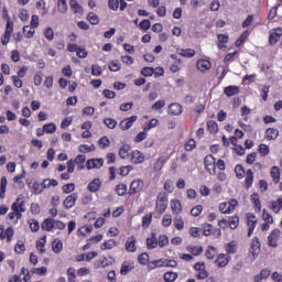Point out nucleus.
I'll return each instance as SVG.
<instances>
[{
  "label": "nucleus",
  "instance_id": "nucleus-44",
  "mask_svg": "<svg viewBox=\"0 0 282 282\" xmlns=\"http://www.w3.org/2000/svg\"><path fill=\"white\" fill-rule=\"evenodd\" d=\"M237 226H239V216H234L229 220V228L231 230L237 229Z\"/></svg>",
  "mask_w": 282,
  "mask_h": 282
},
{
  "label": "nucleus",
  "instance_id": "nucleus-45",
  "mask_svg": "<svg viewBox=\"0 0 282 282\" xmlns=\"http://www.w3.org/2000/svg\"><path fill=\"white\" fill-rule=\"evenodd\" d=\"M162 224L165 228H169V226H171V224H173V217L170 214H165L163 216Z\"/></svg>",
  "mask_w": 282,
  "mask_h": 282
},
{
  "label": "nucleus",
  "instance_id": "nucleus-16",
  "mask_svg": "<svg viewBox=\"0 0 282 282\" xmlns=\"http://www.w3.org/2000/svg\"><path fill=\"white\" fill-rule=\"evenodd\" d=\"M169 113L171 116H180V113H182V105H180V104H171L169 106Z\"/></svg>",
  "mask_w": 282,
  "mask_h": 282
},
{
  "label": "nucleus",
  "instance_id": "nucleus-55",
  "mask_svg": "<svg viewBox=\"0 0 282 282\" xmlns=\"http://www.w3.org/2000/svg\"><path fill=\"white\" fill-rule=\"evenodd\" d=\"M202 210H204V207H202V205H197L191 210V215H193V217H199V215H202Z\"/></svg>",
  "mask_w": 282,
  "mask_h": 282
},
{
  "label": "nucleus",
  "instance_id": "nucleus-52",
  "mask_svg": "<svg viewBox=\"0 0 282 282\" xmlns=\"http://www.w3.org/2000/svg\"><path fill=\"white\" fill-rule=\"evenodd\" d=\"M251 202L257 208H259V210H261V200H259V194H252Z\"/></svg>",
  "mask_w": 282,
  "mask_h": 282
},
{
  "label": "nucleus",
  "instance_id": "nucleus-32",
  "mask_svg": "<svg viewBox=\"0 0 282 282\" xmlns=\"http://www.w3.org/2000/svg\"><path fill=\"white\" fill-rule=\"evenodd\" d=\"M87 20L89 21V23H91V25H98V23H100V19L94 12L88 13Z\"/></svg>",
  "mask_w": 282,
  "mask_h": 282
},
{
  "label": "nucleus",
  "instance_id": "nucleus-48",
  "mask_svg": "<svg viewBox=\"0 0 282 282\" xmlns=\"http://www.w3.org/2000/svg\"><path fill=\"white\" fill-rule=\"evenodd\" d=\"M76 188V185L74 183L66 184L62 187L63 193L68 195V193H74V189Z\"/></svg>",
  "mask_w": 282,
  "mask_h": 282
},
{
  "label": "nucleus",
  "instance_id": "nucleus-61",
  "mask_svg": "<svg viewBox=\"0 0 282 282\" xmlns=\"http://www.w3.org/2000/svg\"><path fill=\"white\" fill-rule=\"evenodd\" d=\"M110 72H118L120 69V62L112 61L109 65Z\"/></svg>",
  "mask_w": 282,
  "mask_h": 282
},
{
  "label": "nucleus",
  "instance_id": "nucleus-3",
  "mask_svg": "<svg viewBox=\"0 0 282 282\" xmlns=\"http://www.w3.org/2000/svg\"><path fill=\"white\" fill-rule=\"evenodd\" d=\"M155 268H177V261L169 259H160L152 262Z\"/></svg>",
  "mask_w": 282,
  "mask_h": 282
},
{
  "label": "nucleus",
  "instance_id": "nucleus-1",
  "mask_svg": "<svg viewBox=\"0 0 282 282\" xmlns=\"http://www.w3.org/2000/svg\"><path fill=\"white\" fill-rule=\"evenodd\" d=\"M155 208L159 215H164V213H166V208H169V198L165 193H160L158 195Z\"/></svg>",
  "mask_w": 282,
  "mask_h": 282
},
{
  "label": "nucleus",
  "instance_id": "nucleus-46",
  "mask_svg": "<svg viewBox=\"0 0 282 282\" xmlns=\"http://www.w3.org/2000/svg\"><path fill=\"white\" fill-rule=\"evenodd\" d=\"M164 281L166 282H173L175 279H177V273L175 272H166L163 276Z\"/></svg>",
  "mask_w": 282,
  "mask_h": 282
},
{
  "label": "nucleus",
  "instance_id": "nucleus-34",
  "mask_svg": "<svg viewBox=\"0 0 282 282\" xmlns=\"http://www.w3.org/2000/svg\"><path fill=\"white\" fill-rule=\"evenodd\" d=\"M131 270H133V265H131L129 262H123L121 265L120 274L127 275L129 272H131Z\"/></svg>",
  "mask_w": 282,
  "mask_h": 282
},
{
  "label": "nucleus",
  "instance_id": "nucleus-10",
  "mask_svg": "<svg viewBox=\"0 0 282 282\" xmlns=\"http://www.w3.org/2000/svg\"><path fill=\"white\" fill-rule=\"evenodd\" d=\"M100 186H102V182L100 178H94L89 184H88V191L90 193H98L100 191Z\"/></svg>",
  "mask_w": 282,
  "mask_h": 282
},
{
  "label": "nucleus",
  "instance_id": "nucleus-14",
  "mask_svg": "<svg viewBox=\"0 0 282 282\" xmlns=\"http://www.w3.org/2000/svg\"><path fill=\"white\" fill-rule=\"evenodd\" d=\"M176 52L180 56H183V58H193V56H195V50L193 48H177Z\"/></svg>",
  "mask_w": 282,
  "mask_h": 282
},
{
  "label": "nucleus",
  "instance_id": "nucleus-25",
  "mask_svg": "<svg viewBox=\"0 0 282 282\" xmlns=\"http://www.w3.org/2000/svg\"><path fill=\"white\" fill-rule=\"evenodd\" d=\"M126 250H128V252H135V238L134 237L128 238V240L126 242Z\"/></svg>",
  "mask_w": 282,
  "mask_h": 282
},
{
  "label": "nucleus",
  "instance_id": "nucleus-38",
  "mask_svg": "<svg viewBox=\"0 0 282 282\" xmlns=\"http://www.w3.org/2000/svg\"><path fill=\"white\" fill-rule=\"evenodd\" d=\"M44 133H56V124L54 123H46L43 127Z\"/></svg>",
  "mask_w": 282,
  "mask_h": 282
},
{
  "label": "nucleus",
  "instance_id": "nucleus-26",
  "mask_svg": "<svg viewBox=\"0 0 282 282\" xmlns=\"http://www.w3.org/2000/svg\"><path fill=\"white\" fill-rule=\"evenodd\" d=\"M171 208L174 215H180L182 213V203L180 200H171Z\"/></svg>",
  "mask_w": 282,
  "mask_h": 282
},
{
  "label": "nucleus",
  "instance_id": "nucleus-40",
  "mask_svg": "<svg viewBox=\"0 0 282 282\" xmlns=\"http://www.w3.org/2000/svg\"><path fill=\"white\" fill-rule=\"evenodd\" d=\"M104 123L106 124V127H108V129H116V127L118 126V121L111 118L104 119Z\"/></svg>",
  "mask_w": 282,
  "mask_h": 282
},
{
  "label": "nucleus",
  "instance_id": "nucleus-9",
  "mask_svg": "<svg viewBox=\"0 0 282 282\" xmlns=\"http://www.w3.org/2000/svg\"><path fill=\"white\" fill-rule=\"evenodd\" d=\"M69 8L74 14H84L85 12L83 6L78 3V0H69Z\"/></svg>",
  "mask_w": 282,
  "mask_h": 282
},
{
  "label": "nucleus",
  "instance_id": "nucleus-62",
  "mask_svg": "<svg viewBox=\"0 0 282 282\" xmlns=\"http://www.w3.org/2000/svg\"><path fill=\"white\" fill-rule=\"evenodd\" d=\"M142 76H151L152 74H155V70L152 67H144L141 70Z\"/></svg>",
  "mask_w": 282,
  "mask_h": 282
},
{
  "label": "nucleus",
  "instance_id": "nucleus-41",
  "mask_svg": "<svg viewBox=\"0 0 282 282\" xmlns=\"http://www.w3.org/2000/svg\"><path fill=\"white\" fill-rule=\"evenodd\" d=\"M32 193L34 195H41V193H43V185L39 184L37 182H34L32 185Z\"/></svg>",
  "mask_w": 282,
  "mask_h": 282
},
{
  "label": "nucleus",
  "instance_id": "nucleus-11",
  "mask_svg": "<svg viewBox=\"0 0 282 282\" xmlns=\"http://www.w3.org/2000/svg\"><path fill=\"white\" fill-rule=\"evenodd\" d=\"M131 162L132 164H142V162H144V154L139 150L133 151L131 154Z\"/></svg>",
  "mask_w": 282,
  "mask_h": 282
},
{
  "label": "nucleus",
  "instance_id": "nucleus-20",
  "mask_svg": "<svg viewBox=\"0 0 282 282\" xmlns=\"http://www.w3.org/2000/svg\"><path fill=\"white\" fill-rule=\"evenodd\" d=\"M270 208L275 214L280 213L282 210V198H278L276 200L271 202Z\"/></svg>",
  "mask_w": 282,
  "mask_h": 282
},
{
  "label": "nucleus",
  "instance_id": "nucleus-56",
  "mask_svg": "<svg viewBox=\"0 0 282 282\" xmlns=\"http://www.w3.org/2000/svg\"><path fill=\"white\" fill-rule=\"evenodd\" d=\"M110 143L111 142L109 141V138H107V137H102L98 141V144H99V147H101V149H107V147H109Z\"/></svg>",
  "mask_w": 282,
  "mask_h": 282
},
{
  "label": "nucleus",
  "instance_id": "nucleus-5",
  "mask_svg": "<svg viewBox=\"0 0 282 282\" xmlns=\"http://www.w3.org/2000/svg\"><path fill=\"white\" fill-rule=\"evenodd\" d=\"M279 237H281V230L273 229L270 236L268 237L269 246L271 248H276V246H279L278 245Z\"/></svg>",
  "mask_w": 282,
  "mask_h": 282
},
{
  "label": "nucleus",
  "instance_id": "nucleus-35",
  "mask_svg": "<svg viewBox=\"0 0 282 282\" xmlns=\"http://www.w3.org/2000/svg\"><path fill=\"white\" fill-rule=\"evenodd\" d=\"M47 243L46 237L41 238L40 241L36 242V248L40 250L41 254L45 253V245Z\"/></svg>",
  "mask_w": 282,
  "mask_h": 282
},
{
  "label": "nucleus",
  "instance_id": "nucleus-8",
  "mask_svg": "<svg viewBox=\"0 0 282 282\" xmlns=\"http://www.w3.org/2000/svg\"><path fill=\"white\" fill-rule=\"evenodd\" d=\"M281 36H282V29L281 28L274 29L269 36L270 45H275V43H279V41L281 40Z\"/></svg>",
  "mask_w": 282,
  "mask_h": 282
},
{
  "label": "nucleus",
  "instance_id": "nucleus-43",
  "mask_svg": "<svg viewBox=\"0 0 282 282\" xmlns=\"http://www.w3.org/2000/svg\"><path fill=\"white\" fill-rule=\"evenodd\" d=\"M30 224V228L32 230V232H39L40 228H41V225H39V220L36 219H31L29 221Z\"/></svg>",
  "mask_w": 282,
  "mask_h": 282
},
{
  "label": "nucleus",
  "instance_id": "nucleus-37",
  "mask_svg": "<svg viewBox=\"0 0 282 282\" xmlns=\"http://www.w3.org/2000/svg\"><path fill=\"white\" fill-rule=\"evenodd\" d=\"M216 264L218 268H226L228 265V260H226L224 254H220L216 260Z\"/></svg>",
  "mask_w": 282,
  "mask_h": 282
},
{
  "label": "nucleus",
  "instance_id": "nucleus-15",
  "mask_svg": "<svg viewBox=\"0 0 282 282\" xmlns=\"http://www.w3.org/2000/svg\"><path fill=\"white\" fill-rule=\"evenodd\" d=\"M104 163H105V161L102 159L88 160L87 161V169L88 170L100 169V166H102Z\"/></svg>",
  "mask_w": 282,
  "mask_h": 282
},
{
  "label": "nucleus",
  "instance_id": "nucleus-63",
  "mask_svg": "<svg viewBox=\"0 0 282 282\" xmlns=\"http://www.w3.org/2000/svg\"><path fill=\"white\" fill-rule=\"evenodd\" d=\"M141 30H150L151 29V21L149 20H142L139 24Z\"/></svg>",
  "mask_w": 282,
  "mask_h": 282
},
{
  "label": "nucleus",
  "instance_id": "nucleus-7",
  "mask_svg": "<svg viewBox=\"0 0 282 282\" xmlns=\"http://www.w3.org/2000/svg\"><path fill=\"white\" fill-rule=\"evenodd\" d=\"M250 252H251L253 258L259 257V252H261V242H259V238L254 237L251 240Z\"/></svg>",
  "mask_w": 282,
  "mask_h": 282
},
{
  "label": "nucleus",
  "instance_id": "nucleus-21",
  "mask_svg": "<svg viewBox=\"0 0 282 282\" xmlns=\"http://www.w3.org/2000/svg\"><path fill=\"white\" fill-rule=\"evenodd\" d=\"M224 94H226L229 98L232 96H237V94H239V87L237 86L225 87Z\"/></svg>",
  "mask_w": 282,
  "mask_h": 282
},
{
  "label": "nucleus",
  "instance_id": "nucleus-36",
  "mask_svg": "<svg viewBox=\"0 0 282 282\" xmlns=\"http://www.w3.org/2000/svg\"><path fill=\"white\" fill-rule=\"evenodd\" d=\"M116 248V240L110 239L101 245V250H111Z\"/></svg>",
  "mask_w": 282,
  "mask_h": 282
},
{
  "label": "nucleus",
  "instance_id": "nucleus-30",
  "mask_svg": "<svg viewBox=\"0 0 282 282\" xmlns=\"http://www.w3.org/2000/svg\"><path fill=\"white\" fill-rule=\"evenodd\" d=\"M245 182H246L247 188H250V186H252V182H254V173L252 172V170L247 171Z\"/></svg>",
  "mask_w": 282,
  "mask_h": 282
},
{
  "label": "nucleus",
  "instance_id": "nucleus-50",
  "mask_svg": "<svg viewBox=\"0 0 282 282\" xmlns=\"http://www.w3.org/2000/svg\"><path fill=\"white\" fill-rule=\"evenodd\" d=\"M116 193L122 197V195H126L127 194V185L124 184H119L117 185L116 187Z\"/></svg>",
  "mask_w": 282,
  "mask_h": 282
},
{
  "label": "nucleus",
  "instance_id": "nucleus-29",
  "mask_svg": "<svg viewBox=\"0 0 282 282\" xmlns=\"http://www.w3.org/2000/svg\"><path fill=\"white\" fill-rule=\"evenodd\" d=\"M35 32H36V30L32 25L23 26V34H24V36H26V39H32V36H34Z\"/></svg>",
  "mask_w": 282,
  "mask_h": 282
},
{
  "label": "nucleus",
  "instance_id": "nucleus-28",
  "mask_svg": "<svg viewBox=\"0 0 282 282\" xmlns=\"http://www.w3.org/2000/svg\"><path fill=\"white\" fill-rule=\"evenodd\" d=\"M197 67L200 69V72L208 70L212 67V64L209 61L200 59L197 62Z\"/></svg>",
  "mask_w": 282,
  "mask_h": 282
},
{
  "label": "nucleus",
  "instance_id": "nucleus-6",
  "mask_svg": "<svg viewBox=\"0 0 282 282\" xmlns=\"http://www.w3.org/2000/svg\"><path fill=\"white\" fill-rule=\"evenodd\" d=\"M77 199H78V194L76 193L70 194L63 202L64 208L66 209L74 208Z\"/></svg>",
  "mask_w": 282,
  "mask_h": 282
},
{
  "label": "nucleus",
  "instance_id": "nucleus-18",
  "mask_svg": "<svg viewBox=\"0 0 282 282\" xmlns=\"http://www.w3.org/2000/svg\"><path fill=\"white\" fill-rule=\"evenodd\" d=\"M42 230H46V232H50L54 230V219L53 218H46L42 223Z\"/></svg>",
  "mask_w": 282,
  "mask_h": 282
},
{
  "label": "nucleus",
  "instance_id": "nucleus-33",
  "mask_svg": "<svg viewBox=\"0 0 282 282\" xmlns=\"http://www.w3.org/2000/svg\"><path fill=\"white\" fill-rule=\"evenodd\" d=\"M207 130L209 131V133H217L219 131V126L210 120L207 122Z\"/></svg>",
  "mask_w": 282,
  "mask_h": 282
},
{
  "label": "nucleus",
  "instance_id": "nucleus-27",
  "mask_svg": "<svg viewBox=\"0 0 282 282\" xmlns=\"http://www.w3.org/2000/svg\"><path fill=\"white\" fill-rule=\"evenodd\" d=\"M57 10L61 14H66L68 10L67 0H57Z\"/></svg>",
  "mask_w": 282,
  "mask_h": 282
},
{
  "label": "nucleus",
  "instance_id": "nucleus-53",
  "mask_svg": "<svg viewBox=\"0 0 282 282\" xmlns=\"http://www.w3.org/2000/svg\"><path fill=\"white\" fill-rule=\"evenodd\" d=\"M219 210L223 213V215H230V208L228 207V203H220L219 204Z\"/></svg>",
  "mask_w": 282,
  "mask_h": 282
},
{
  "label": "nucleus",
  "instance_id": "nucleus-51",
  "mask_svg": "<svg viewBox=\"0 0 282 282\" xmlns=\"http://www.w3.org/2000/svg\"><path fill=\"white\" fill-rule=\"evenodd\" d=\"M159 246L160 248H164V246H169V237L166 235H161L159 237Z\"/></svg>",
  "mask_w": 282,
  "mask_h": 282
},
{
  "label": "nucleus",
  "instance_id": "nucleus-31",
  "mask_svg": "<svg viewBox=\"0 0 282 282\" xmlns=\"http://www.w3.org/2000/svg\"><path fill=\"white\" fill-rule=\"evenodd\" d=\"M158 245H159L158 237H155V234H152V237L147 239V246L148 248L153 249V248H158Z\"/></svg>",
  "mask_w": 282,
  "mask_h": 282
},
{
  "label": "nucleus",
  "instance_id": "nucleus-22",
  "mask_svg": "<svg viewBox=\"0 0 282 282\" xmlns=\"http://www.w3.org/2000/svg\"><path fill=\"white\" fill-rule=\"evenodd\" d=\"M187 251L191 252L192 254H194V257H199V254H202V252H204V247L202 246H189L187 247Z\"/></svg>",
  "mask_w": 282,
  "mask_h": 282
},
{
  "label": "nucleus",
  "instance_id": "nucleus-57",
  "mask_svg": "<svg viewBox=\"0 0 282 282\" xmlns=\"http://www.w3.org/2000/svg\"><path fill=\"white\" fill-rule=\"evenodd\" d=\"M138 261L141 263V265H147V263H149V253H141Z\"/></svg>",
  "mask_w": 282,
  "mask_h": 282
},
{
  "label": "nucleus",
  "instance_id": "nucleus-19",
  "mask_svg": "<svg viewBox=\"0 0 282 282\" xmlns=\"http://www.w3.org/2000/svg\"><path fill=\"white\" fill-rule=\"evenodd\" d=\"M265 138L267 140H276L279 138V130L274 128L267 129Z\"/></svg>",
  "mask_w": 282,
  "mask_h": 282
},
{
  "label": "nucleus",
  "instance_id": "nucleus-54",
  "mask_svg": "<svg viewBox=\"0 0 282 282\" xmlns=\"http://www.w3.org/2000/svg\"><path fill=\"white\" fill-rule=\"evenodd\" d=\"M21 202H25V197L23 195L18 196L17 200L11 206V210H17V208H19Z\"/></svg>",
  "mask_w": 282,
  "mask_h": 282
},
{
  "label": "nucleus",
  "instance_id": "nucleus-4",
  "mask_svg": "<svg viewBox=\"0 0 282 282\" xmlns=\"http://www.w3.org/2000/svg\"><path fill=\"white\" fill-rule=\"evenodd\" d=\"M13 30H14V24L8 22L6 32L1 37L2 45H8V43H10V36H12Z\"/></svg>",
  "mask_w": 282,
  "mask_h": 282
},
{
  "label": "nucleus",
  "instance_id": "nucleus-58",
  "mask_svg": "<svg viewBox=\"0 0 282 282\" xmlns=\"http://www.w3.org/2000/svg\"><path fill=\"white\" fill-rule=\"evenodd\" d=\"M14 251H15L18 254H23V252H25V245H24L23 242L19 241V242L15 245Z\"/></svg>",
  "mask_w": 282,
  "mask_h": 282
},
{
  "label": "nucleus",
  "instance_id": "nucleus-49",
  "mask_svg": "<svg viewBox=\"0 0 282 282\" xmlns=\"http://www.w3.org/2000/svg\"><path fill=\"white\" fill-rule=\"evenodd\" d=\"M44 36L45 39H47V41H54V30H52V28H46L44 30Z\"/></svg>",
  "mask_w": 282,
  "mask_h": 282
},
{
  "label": "nucleus",
  "instance_id": "nucleus-47",
  "mask_svg": "<svg viewBox=\"0 0 282 282\" xmlns=\"http://www.w3.org/2000/svg\"><path fill=\"white\" fill-rule=\"evenodd\" d=\"M258 152L260 153V155H268V153H270V148L267 144L261 143L258 148Z\"/></svg>",
  "mask_w": 282,
  "mask_h": 282
},
{
  "label": "nucleus",
  "instance_id": "nucleus-2",
  "mask_svg": "<svg viewBox=\"0 0 282 282\" xmlns=\"http://www.w3.org/2000/svg\"><path fill=\"white\" fill-rule=\"evenodd\" d=\"M205 169L207 172H209V175H216L217 174V162L215 160V156L208 154L205 156Z\"/></svg>",
  "mask_w": 282,
  "mask_h": 282
},
{
  "label": "nucleus",
  "instance_id": "nucleus-13",
  "mask_svg": "<svg viewBox=\"0 0 282 282\" xmlns=\"http://www.w3.org/2000/svg\"><path fill=\"white\" fill-rule=\"evenodd\" d=\"M247 225L249 227L248 237H252V232H254V228L257 227V218L254 217V215L248 216Z\"/></svg>",
  "mask_w": 282,
  "mask_h": 282
},
{
  "label": "nucleus",
  "instance_id": "nucleus-42",
  "mask_svg": "<svg viewBox=\"0 0 282 282\" xmlns=\"http://www.w3.org/2000/svg\"><path fill=\"white\" fill-rule=\"evenodd\" d=\"M85 155L79 154L76 156V159L74 160L75 164H77L78 169H85Z\"/></svg>",
  "mask_w": 282,
  "mask_h": 282
},
{
  "label": "nucleus",
  "instance_id": "nucleus-60",
  "mask_svg": "<svg viewBox=\"0 0 282 282\" xmlns=\"http://www.w3.org/2000/svg\"><path fill=\"white\" fill-rule=\"evenodd\" d=\"M235 173H236L237 177H243V175H246V170H243V166L237 165L235 167Z\"/></svg>",
  "mask_w": 282,
  "mask_h": 282
},
{
  "label": "nucleus",
  "instance_id": "nucleus-23",
  "mask_svg": "<svg viewBox=\"0 0 282 282\" xmlns=\"http://www.w3.org/2000/svg\"><path fill=\"white\" fill-rule=\"evenodd\" d=\"M52 248H53V252H55L56 254H59V252H63V241H61L59 239H55L52 242Z\"/></svg>",
  "mask_w": 282,
  "mask_h": 282
},
{
  "label": "nucleus",
  "instance_id": "nucleus-12",
  "mask_svg": "<svg viewBox=\"0 0 282 282\" xmlns=\"http://www.w3.org/2000/svg\"><path fill=\"white\" fill-rule=\"evenodd\" d=\"M142 186H144V183H142V181H133L130 185V195H135V193H140V191H142Z\"/></svg>",
  "mask_w": 282,
  "mask_h": 282
},
{
  "label": "nucleus",
  "instance_id": "nucleus-17",
  "mask_svg": "<svg viewBox=\"0 0 282 282\" xmlns=\"http://www.w3.org/2000/svg\"><path fill=\"white\" fill-rule=\"evenodd\" d=\"M271 177L275 184H279L281 182V170L279 166H273L271 169Z\"/></svg>",
  "mask_w": 282,
  "mask_h": 282
},
{
  "label": "nucleus",
  "instance_id": "nucleus-64",
  "mask_svg": "<svg viewBox=\"0 0 282 282\" xmlns=\"http://www.w3.org/2000/svg\"><path fill=\"white\" fill-rule=\"evenodd\" d=\"M257 161V152H252L247 155V164H254Z\"/></svg>",
  "mask_w": 282,
  "mask_h": 282
},
{
  "label": "nucleus",
  "instance_id": "nucleus-39",
  "mask_svg": "<svg viewBox=\"0 0 282 282\" xmlns=\"http://www.w3.org/2000/svg\"><path fill=\"white\" fill-rule=\"evenodd\" d=\"M151 221H153V214L145 215L142 220L143 228H149V226H151Z\"/></svg>",
  "mask_w": 282,
  "mask_h": 282
},
{
  "label": "nucleus",
  "instance_id": "nucleus-59",
  "mask_svg": "<svg viewBox=\"0 0 282 282\" xmlns=\"http://www.w3.org/2000/svg\"><path fill=\"white\" fill-rule=\"evenodd\" d=\"M164 105H166V101L159 100L152 105L151 109H153V111H158V110L162 109L164 107Z\"/></svg>",
  "mask_w": 282,
  "mask_h": 282
},
{
  "label": "nucleus",
  "instance_id": "nucleus-24",
  "mask_svg": "<svg viewBox=\"0 0 282 282\" xmlns=\"http://www.w3.org/2000/svg\"><path fill=\"white\" fill-rule=\"evenodd\" d=\"M131 147H129V144H123L120 149H119V156L122 160H127V158H129V151H130Z\"/></svg>",
  "mask_w": 282,
  "mask_h": 282
}]
</instances>
